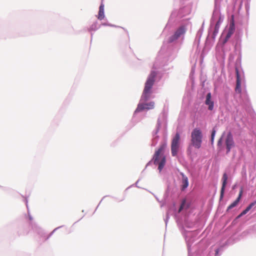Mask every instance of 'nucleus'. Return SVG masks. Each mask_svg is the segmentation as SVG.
<instances>
[{
  "mask_svg": "<svg viewBox=\"0 0 256 256\" xmlns=\"http://www.w3.org/2000/svg\"><path fill=\"white\" fill-rule=\"evenodd\" d=\"M167 144L164 142L162 144L159 148L155 152L153 157L154 162L155 164H158V169L160 172L164 168L166 160V157L163 154V152L166 147Z\"/></svg>",
  "mask_w": 256,
  "mask_h": 256,
  "instance_id": "nucleus-1",
  "label": "nucleus"
},
{
  "mask_svg": "<svg viewBox=\"0 0 256 256\" xmlns=\"http://www.w3.org/2000/svg\"><path fill=\"white\" fill-rule=\"evenodd\" d=\"M156 74L155 71L151 72L145 83L144 88L142 96V98L144 101L148 100L150 98L152 93L151 89L154 84Z\"/></svg>",
  "mask_w": 256,
  "mask_h": 256,
  "instance_id": "nucleus-2",
  "label": "nucleus"
},
{
  "mask_svg": "<svg viewBox=\"0 0 256 256\" xmlns=\"http://www.w3.org/2000/svg\"><path fill=\"white\" fill-rule=\"evenodd\" d=\"M191 144L196 149L201 148L202 142V130L198 128H194L191 133Z\"/></svg>",
  "mask_w": 256,
  "mask_h": 256,
  "instance_id": "nucleus-3",
  "label": "nucleus"
},
{
  "mask_svg": "<svg viewBox=\"0 0 256 256\" xmlns=\"http://www.w3.org/2000/svg\"><path fill=\"white\" fill-rule=\"evenodd\" d=\"M180 136L176 133L172 142L171 150L172 156H176L179 148Z\"/></svg>",
  "mask_w": 256,
  "mask_h": 256,
  "instance_id": "nucleus-4",
  "label": "nucleus"
},
{
  "mask_svg": "<svg viewBox=\"0 0 256 256\" xmlns=\"http://www.w3.org/2000/svg\"><path fill=\"white\" fill-rule=\"evenodd\" d=\"M186 32V28L184 26H182L179 27L177 30L175 32L174 35L171 36L169 38V42H172L174 40H177L182 35H183L185 34Z\"/></svg>",
  "mask_w": 256,
  "mask_h": 256,
  "instance_id": "nucleus-5",
  "label": "nucleus"
},
{
  "mask_svg": "<svg viewBox=\"0 0 256 256\" xmlns=\"http://www.w3.org/2000/svg\"><path fill=\"white\" fill-rule=\"evenodd\" d=\"M235 30V25L234 20V16L232 15L231 17V20L228 28V32L226 36L223 41V44H225L231 37L232 34L234 33Z\"/></svg>",
  "mask_w": 256,
  "mask_h": 256,
  "instance_id": "nucleus-6",
  "label": "nucleus"
},
{
  "mask_svg": "<svg viewBox=\"0 0 256 256\" xmlns=\"http://www.w3.org/2000/svg\"><path fill=\"white\" fill-rule=\"evenodd\" d=\"M225 144L226 148V154H228L232 148L234 146V142L232 134L230 132L228 134L225 140Z\"/></svg>",
  "mask_w": 256,
  "mask_h": 256,
  "instance_id": "nucleus-7",
  "label": "nucleus"
},
{
  "mask_svg": "<svg viewBox=\"0 0 256 256\" xmlns=\"http://www.w3.org/2000/svg\"><path fill=\"white\" fill-rule=\"evenodd\" d=\"M154 102H150L145 104H139L135 112H140L144 110H150L154 108Z\"/></svg>",
  "mask_w": 256,
  "mask_h": 256,
  "instance_id": "nucleus-8",
  "label": "nucleus"
},
{
  "mask_svg": "<svg viewBox=\"0 0 256 256\" xmlns=\"http://www.w3.org/2000/svg\"><path fill=\"white\" fill-rule=\"evenodd\" d=\"M236 91L238 93H240L241 92V82L240 79V76L238 72V68H236Z\"/></svg>",
  "mask_w": 256,
  "mask_h": 256,
  "instance_id": "nucleus-9",
  "label": "nucleus"
},
{
  "mask_svg": "<svg viewBox=\"0 0 256 256\" xmlns=\"http://www.w3.org/2000/svg\"><path fill=\"white\" fill-rule=\"evenodd\" d=\"M227 180H228L227 174L226 173H224L223 174L222 178V186L221 190H220V199L222 198L224 196L225 187H226V183H227Z\"/></svg>",
  "mask_w": 256,
  "mask_h": 256,
  "instance_id": "nucleus-10",
  "label": "nucleus"
},
{
  "mask_svg": "<svg viewBox=\"0 0 256 256\" xmlns=\"http://www.w3.org/2000/svg\"><path fill=\"white\" fill-rule=\"evenodd\" d=\"M211 94L208 93L206 96V104L208 106V110H212L214 108V102L211 100Z\"/></svg>",
  "mask_w": 256,
  "mask_h": 256,
  "instance_id": "nucleus-11",
  "label": "nucleus"
},
{
  "mask_svg": "<svg viewBox=\"0 0 256 256\" xmlns=\"http://www.w3.org/2000/svg\"><path fill=\"white\" fill-rule=\"evenodd\" d=\"M242 192H243L242 188H241V189L240 191V192H239L238 198H236V200L235 201H234L232 204H231L228 206V210L232 208H233L235 207L238 204V203L239 202L242 198Z\"/></svg>",
  "mask_w": 256,
  "mask_h": 256,
  "instance_id": "nucleus-12",
  "label": "nucleus"
},
{
  "mask_svg": "<svg viewBox=\"0 0 256 256\" xmlns=\"http://www.w3.org/2000/svg\"><path fill=\"white\" fill-rule=\"evenodd\" d=\"M104 18V5L102 4L99 8L98 18L100 20H102Z\"/></svg>",
  "mask_w": 256,
  "mask_h": 256,
  "instance_id": "nucleus-13",
  "label": "nucleus"
},
{
  "mask_svg": "<svg viewBox=\"0 0 256 256\" xmlns=\"http://www.w3.org/2000/svg\"><path fill=\"white\" fill-rule=\"evenodd\" d=\"M182 189H184L188 186V178L184 174H182Z\"/></svg>",
  "mask_w": 256,
  "mask_h": 256,
  "instance_id": "nucleus-14",
  "label": "nucleus"
},
{
  "mask_svg": "<svg viewBox=\"0 0 256 256\" xmlns=\"http://www.w3.org/2000/svg\"><path fill=\"white\" fill-rule=\"evenodd\" d=\"M216 130H214V128L212 130V134H211V142H212V144H213L214 142V136H215V134H216Z\"/></svg>",
  "mask_w": 256,
  "mask_h": 256,
  "instance_id": "nucleus-15",
  "label": "nucleus"
},
{
  "mask_svg": "<svg viewBox=\"0 0 256 256\" xmlns=\"http://www.w3.org/2000/svg\"><path fill=\"white\" fill-rule=\"evenodd\" d=\"M185 204H186V200H184L182 202V203L179 208V210H178V212H180L184 208V207L185 205Z\"/></svg>",
  "mask_w": 256,
  "mask_h": 256,
  "instance_id": "nucleus-16",
  "label": "nucleus"
},
{
  "mask_svg": "<svg viewBox=\"0 0 256 256\" xmlns=\"http://www.w3.org/2000/svg\"><path fill=\"white\" fill-rule=\"evenodd\" d=\"M248 212V211L246 209H245L242 212V213L238 216V217L240 218L242 216L246 214Z\"/></svg>",
  "mask_w": 256,
  "mask_h": 256,
  "instance_id": "nucleus-17",
  "label": "nucleus"
},
{
  "mask_svg": "<svg viewBox=\"0 0 256 256\" xmlns=\"http://www.w3.org/2000/svg\"><path fill=\"white\" fill-rule=\"evenodd\" d=\"M96 28V24H94V25H92L90 28L91 30H95Z\"/></svg>",
  "mask_w": 256,
  "mask_h": 256,
  "instance_id": "nucleus-18",
  "label": "nucleus"
},
{
  "mask_svg": "<svg viewBox=\"0 0 256 256\" xmlns=\"http://www.w3.org/2000/svg\"><path fill=\"white\" fill-rule=\"evenodd\" d=\"M256 204V200L254 201V202H252L250 204H249L250 206L252 208L255 204Z\"/></svg>",
  "mask_w": 256,
  "mask_h": 256,
  "instance_id": "nucleus-19",
  "label": "nucleus"
},
{
  "mask_svg": "<svg viewBox=\"0 0 256 256\" xmlns=\"http://www.w3.org/2000/svg\"><path fill=\"white\" fill-rule=\"evenodd\" d=\"M251 208H252V207L248 205V206L246 209L248 211H249Z\"/></svg>",
  "mask_w": 256,
  "mask_h": 256,
  "instance_id": "nucleus-20",
  "label": "nucleus"
},
{
  "mask_svg": "<svg viewBox=\"0 0 256 256\" xmlns=\"http://www.w3.org/2000/svg\"><path fill=\"white\" fill-rule=\"evenodd\" d=\"M218 250H216V254H218Z\"/></svg>",
  "mask_w": 256,
  "mask_h": 256,
  "instance_id": "nucleus-21",
  "label": "nucleus"
}]
</instances>
